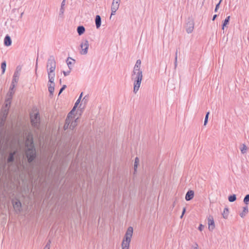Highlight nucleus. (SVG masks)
<instances>
[{
    "instance_id": "51",
    "label": "nucleus",
    "mask_w": 249,
    "mask_h": 249,
    "mask_svg": "<svg viewBox=\"0 0 249 249\" xmlns=\"http://www.w3.org/2000/svg\"><path fill=\"white\" fill-rule=\"evenodd\" d=\"M222 1V0H220L219 2L218 3H220L221 2V1Z\"/></svg>"
},
{
    "instance_id": "27",
    "label": "nucleus",
    "mask_w": 249,
    "mask_h": 249,
    "mask_svg": "<svg viewBox=\"0 0 249 249\" xmlns=\"http://www.w3.org/2000/svg\"><path fill=\"white\" fill-rule=\"evenodd\" d=\"M229 214V210L226 208L224 210L223 213H222L223 216L224 218H227Z\"/></svg>"
},
{
    "instance_id": "1",
    "label": "nucleus",
    "mask_w": 249,
    "mask_h": 249,
    "mask_svg": "<svg viewBox=\"0 0 249 249\" xmlns=\"http://www.w3.org/2000/svg\"><path fill=\"white\" fill-rule=\"evenodd\" d=\"M26 146L28 147L26 155L29 163L32 162L36 158V152L34 147L33 139L28 138L26 140Z\"/></svg>"
},
{
    "instance_id": "31",
    "label": "nucleus",
    "mask_w": 249,
    "mask_h": 249,
    "mask_svg": "<svg viewBox=\"0 0 249 249\" xmlns=\"http://www.w3.org/2000/svg\"><path fill=\"white\" fill-rule=\"evenodd\" d=\"M76 120H75L74 121H72L71 123V125H70V129L71 130H73L74 128V127L76 125Z\"/></svg>"
},
{
    "instance_id": "30",
    "label": "nucleus",
    "mask_w": 249,
    "mask_h": 249,
    "mask_svg": "<svg viewBox=\"0 0 249 249\" xmlns=\"http://www.w3.org/2000/svg\"><path fill=\"white\" fill-rule=\"evenodd\" d=\"M247 150V147L244 144H243L241 148V151L242 154H245L246 153Z\"/></svg>"
},
{
    "instance_id": "16",
    "label": "nucleus",
    "mask_w": 249,
    "mask_h": 249,
    "mask_svg": "<svg viewBox=\"0 0 249 249\" xmlns=\"http://www.w3.org/2000/svg\"><path fill=\"white\" fill-rule=\"evenodd\" d=\"M12 44V40L9 36L7 35L4 39V44L6 46H9Z\"/></svg>"
},
{
    "instance_id": "36",
    "label": "nucleus",
    "mask_w": 249,
    "mask_h": 249,
    "mask_svg": "<svg viewBox=\"0 0 249 249\" xmlns=\"http://www.w3.org/2000/svg\"><path fill=\"white\" fill-rule=\"evenodd\" d=\"M66 86L65 85H63L62 87L60 89L58 94L60 95L62 93V92L66 89Z\"/></svg>"
},
{
    "instance_id": "42",
    "label": "nucleus",
    "mask_w": 249,
    "mask_h": 249,
    "mask_svg": "<svg viewBox=\"0 0 249 249\" xmlns=\"http://www.w3.org/2000/svg\"><path fill=\"white\" fill-rule=\"evenodd\" d=\"M67 65L69 67V70H71V66L72 65V62L71 61H67Z\"/></svg>"
},
{
    "instance_id": "28",
    "label": "nucleus",
    "mask_w": 249,
    "mask_h": 249,
    "mask_svg": "<svg viewBox=\"0 0 249 249\" xmlns=\"http://www.w3.org/2000/svg\"><path fill=\"white\" fill-rule=\"evenodd\" d=\"M244 203L247 205L249 204V194L247 195L243 200Z\"/></svg>"
},
{
    "instance_id": "11",
    "label": "nucleus",
    "mask_w": 249,
    "mask_h": 249,
    "mask_svg": "<svg viewBox=\"0 0 249 249\" xmlns=\"http://www.w3.org/2000/svg\"><path fill=\"white\" fill-rule=\"evenodd\" d=\"M119 4H117L116 3H115V1H112V5H111V16L110 17V18H111V17L112 15H115L116 11L118 9L119 7Z\"/></svg>"
},
{
    "instance_id": "47",
    "label": "nucleus",
    "mask_w": 249,
    "mask_h": 249,
    "mask_svg": "<svg viewBox=\"0 0 249 249\" xmlns=\"http://www.w3.org/2000/svg\"><path fill=\"white\" fill-rule=\"evenodd\" d=\"M129 247H122V249H129Z\"/></svg>"
},
{
    "instance_id": "33",
    "label": "nucleus",
    "mask_w": 249,
    "mask_h": 249,
    "mask_svg": "<svg viewBox=\"0 0 249 249\" xmlns=\"http://www.w3.org/2000/svg\"><path fill=\"white\" fill-rule=\"evenodd\" d=\"M51 241L49 240L43 249H50Z\"/></svg>"
},
{
    "instance_id": "3",
    "label": "nucleus",
    "mask_w": 249,
    "mask_h": 249,
    "mask_svg": "<svg viewBox=\"0 0 249 249\" xmlns=\"http://www.w3.org/2000/svg\"><path fill=\"white\" fill-rule=\"evenodd\" d=\"M133 228L132 227H128L123 240L122 247H129L130 243L133 235Z\"/></svg>"
},
{
    "instance_id": "37",
    "label": "nucleus",
    "mask_w": 249,
    "mask_h": 249,
    "mask_svg": "<svg viewBox=\"0 0 249 249\" xmlns=\"http://www.w3.org/2000/svg\"><path fill=\"white\" fill-rule=\"evenodd\" d=\"M191 249H198V245L195 243L194 246H192Z\"/></svg>"
},
{
    "instance_id": "48",
    "label": "nucleus",
    "mask_w": 249,
    "mask_h": 249,
    "mask_svg": "<svg viewBox=\"0 0 249 249\" xmlns=\"http://www.w3.org/2000/svg\"><path fill=\"white\" fill-rule=\"evenodd\" d=\"M38 55V54H37V56ZM37 59H38V56L37 57V59H36V69L37 68Z\"/></svg>"
},
{
    "instance_id": "2",
    "label": "nucleus",
    "mask_w": 249,
    "mask_h": 249,
    "mask_svg": "<svg viewBox=\"0 0 249 249\" xmlns=\"http://www.w3.org/2000/svg\"><path fill=\"white\" fill-rule=\"evenodd\" d=\"M141 65V60H137L131 74V79H138V78L142 79V72L140 69Z\"/></svg>"
},
{
    "instance_id": "35",
    "label": "nucleus",
    "mask_w": 249,
    "mask_h": 249,
    "mask_svg": "<svg viewBox=\"0 0 249 249\" xmlns=\"http://www.w3.org/2000/svg\"><path fill=\"white\" fill-rule=\"evenodd\" d=\"M72 120H71L70 118H67L66 119V121H65V124H69V125H71V123L72 121Z\"/></svg>"
},
{
    "instance_id": "45",
    "label": "nucleus",
    "mask_w": 249,
    "mask_h": 249,
    "mask_svg": "<svg viewBox=\"0 0 249 249\" xmlns=\"http://www.w3.org/2000/svg\"><path fill=\"white\" fill-rule=\"evenodd\" d=\"M113 1H115V3H116L117 4H120V2L121 1V0H113Z\"/></svg>"
},
{
    "instance_id": "50",
    "label": "nucleus",
    "mask_w": 249,
    "mask_h": 249,
    "mask_svg": "<svg viewBox=\"0 0 249 249\" xmlns=\"http://www.w3.org/2000/svg\"><path fill=\"white\" fill-rule=\"evenodd\" d=\"M86 96H85V97H84L83 98L82 101H85L86 102Z\"/></svg>"
},
{
    "instance_id": "52",
    "label": "nucleus",
    "mask_w": 249,
    "mask_h": 249,
    "mask_svg": "<svg viewBox=\"0 0 249 249\" xmlns=\"http://www.w3.org/2000/svg\"><path fill=\"white\" fill-rule=\"evenodd\" d=\"M59 82H60V83L61 84V79L59 80Z\"/></svg>"
},
{
    "instance_id": "22",
    "label": "nucleus",
    "mask_w": 249,
    "mask_h": 249,
    "mask_svg": "<svg viewBox=\"0 0 249 249\" xmlns=\"http://www.w3.org/2000/svg\"><path fill=\"white\" fill-rule=\"evenodd\" d=\"M82 95H83V92H82V93L80 94V96H79V97L78 99H77V100L76 101V103H75L74 106V107H73V110H75V109L76 108V107H77L78 105V104H79V103L80 102V101H81V98H82Z\"/></svg>"
},
{
    "instance_id": "9",
    "label": "nucleus",
    "mask_w": 249,
    "mask_h": 249,
    "mask_svg": "<svg viewBox=\"0 0 249 249\" xmlns=\"http://www.w3.org/2000/svg\"><path fill=\"white\" fill-rule=\"evenodd\" d=\"M138 79H132V80L133 81L134 85L133 92L135 93H136L139 90L142 79L139 78Z\"/></svg>"
},
{
    "instance_id": "12",
    "label": "nucleus",
    "mask_w": 249,
    "mask_h": 249,
    "mask_svg": "<svg viewBox=\"0 0 249 249\" xmlns=\"http://www.w3.org/2000/svg\"><path fill=\"white\" fill-rule=\"evenodd\" d=\"M194 24L192 21H189L186 24V32L188 33H191L194 30Z\"/></svg>"
},
{
    "instance_id": "40",
    "label": "nucleus",
    "mask_w": 249,
    "mask_h": 249,
    "mask_svg": "<svg viewBox=\"0 0 249 249\" xmlns=\"http://www.w3.org/2000/svg\"><path fill=\"white\" fill-rule=\"evenodd\" d=\"M204 226L202 224H200L199 226L198 227V230L200 231H202L204 228Z\"/></svg>"
},
{
    "instance_id": "6",
    "label": "nucleus",
    "mask_w": 249,
    "mask_h": 249,
    "mask_svg": "<svg viewBox=\"0 0 249 249\" xmlns=\"http://www.w3.org/2000/svg\"><path fill=\"white\" fill-rule=\"evenodd\" d=\"M30 119L32 125L34 127H38L40 122L39 114L38 113H36L34 115L31 114Z\"/></svg>"
},
{
    "instance_id": "46",
    "label": "nucleus",
    "mask_w": 249,
    "mask_h": 249,
    "mask_svg": "<svg viewBox=\"0 0 249 249\" xmlns=\"http://www.w3.org/2000/svg\"><path fill=\"white\" fill-rule=\"evenodd\" d=\"M216 17H217V15H214L213 16V18L212 20H213H213H214Z\"/></svg>"
},
{
    "instance_id": "19",
    "label": "nucleus",
    "mask_w": 249,
    "mask_h": 249,
    "mask_svg": "<svg viewBox=\"0 0 249 249\" xmlns=\"http://www.w3.org/2000/svg\"><path fill=\"white\" fill-rule=\"evenodd\" d=\"M77 31L79 36L83 34L85 31V27L83 26H79L77 28Z\"/></svg>"
},
{
    "instance_id": "39",
    "label": "nucleus",
    "mask_w": 249,
    "mask_h": 249,
    "mask_svg": "<svg viewBox=\"0 0 249 249\" xmlns=\"http://www.w3.org/2000/svg\"><path fill=\"white\" fill-rule=\"evenodd\" d=\"M219 5H220V3H218L216 5V6H215V9H214V12H216L219 7Z\"/></svg>"
},
{
    "instance_id": "24",
    "label": "nucleus",
    "mask_w": 249,
    "mask_h": 249,
    "mask_svg": "<svg viewBox=\"0 0 249 249\" xmlns=\"http://www.w3.org/2000/svg\"><path fill=\"white\" fill-rule=\"evenodd\" d=\"M6 67V63L5 61H3L1 64V68L2 69V74H4Z\"/></svg>"
},
{
    "instance_id": "15",
    "label": "nucleus",
    "mask_w": 249,
    "mask_h": 249,
    "mask_svg": "<svg viewBox=\"0 0 249 249\" xmlns=\"http://www.w3.org/2000/svg\"><path fill=\"white\" fill-rule=\"evenodd\" d=\"M48 72L49 82L50 83H53L54 80L55 73L54 71H49Z\"/></svg>"
},
{
    "instance_id": "5",
    "label": "nucleus",
    "mask_w": 249,
    "mask_h": 249,
    "mask_svg": "<svg viewBox=\"0 0 249 249\" xmlns=\"http://www.w3.org/2000/svg\"><path fill=\"white\" fill-rule=\"evenodd\" d=\"M47 70L49 71H55L56 68V62L53 56H50L47 63Z\"/></svg>"
},
{
    "instance_id": "8",
    "label": "nucleus",
    "mask_w": 249,
    "mask_h": 249,
    "mask_svg": "<svg viewBox=\"0 0 249 249\" xmlns=\"http://www.w3.org/2000/svg\"><path fill=\"white\" fill-rule=\"evenodd\" d=\"M13 207L17 213H19L21 211V203L17 199H13L12 201Z\"/></svg>"
},
{
    "instance_id": "17",
    "label": "nucleus",
    "mask_w": 249,
    "mask_h": 249,
    "mask_svg": "<svg viewBox=\"0 0 249 249\" xmlns=\"http://www.w3.org/2000/svg\"><path fill=\"white\" fill-rule=\"evenodd\" d=\"M95 24L96 28L98 29L101 25V18L99 15H96L95 17Z\"/></svg>"
},
{
    "instance_id": "29",
    "label": "nucleus",
    "mask_w": 249,
    "mask_h": 249,
    "mask_svg": "<svg viewBox=\"0 0 249 249\" xmlns=\"http://www.w3.org/2000/svg\"><path fill=\"white\" fill-rule=\"evenodd\" d=\"M178 50H177L176 53H175V62H174V65H175V69H176L177 65H178Z\"/></svg>"
},
{
    "instance_id": "34",
    "label": "nucleus",
    "mask_w": 249,
    "mask_h": 249,
    "mask_svg": "<svg viewBox=\"0 0 249 249\" xmlns=\"http://www.w3.org/2000/svg\"><path fill=\"white\" fill-rule=\"evenodd\" d=\"M139 159L136 157L135 158V163H134V169L135 170H136V169L137 168V164H138V162H139Z\"/></svg>"
},
{
    "instance_id": "32",
    "label": "nucleus",
    "mask_w": 249,
    "mask_h": 249,
    "mask_svg": "<svg viewBox=\"0 0 249 249\" xmlns=\"http://www.w3.org/2000/svg\"><path fill=\"white\" fill-rule=\"evenodd\" d=\"M209 115V112H208L206 113V115L205 116V120H204V125H206L207 123V122H208V119Z\"/></svg>"
},
{
    "instance_id": "7",
    "label": "nucleus",
    "mask_w": 249,
    "mask_h": 249,
    "mask_svg": "<svg viewBox=\"0 0 249 249\" xmlns=\"http://www.w3.org/2000/svg\"><path fill=\"white\" fill-rule=\"evenodd\" d=\"M89 47V43L87 40H85L81 42L80 44V47L81 48V51L80 52V53L81 54L85 55L87 54L88 49Z\"/></svg>"
},
{
    "instance_id": "21",
    "label": "nucleus",
    "mask_w": 249,
    "mask_h": 249,
    "mask_svg": "<svg viewBox=\"0 0 249 249\" xmlns=\"http://www.w3.org/2000/svg\"><path fill=\"white\" fill-rule=\"evenodd\" d=\"M249 212V209L248 207L247 206L243 207V210L242 213H240V216L241 217H244L246 214L248 213Z\"/></svg>"
},
{
    "instance_id": "44",
    "label": "nucleus",
    "mask_w": 249,
    "mask_h": 249,
    "mask_svg": "<svg viewBox=\"0 0 249 249\" xmlns=\"http://www.w3.org/2000/svg\"><path fill=\"white\" fill-rule=\"evenodd\" d=\"M185 211H186V209H185V208H183V211H182V214H181V215L180 216V218H182V217H183V215H184V213H185Z\"/></svg>"
},
{
    "instance_id": "38",
    "label": "nucleus",
    "mask_w": 249,
    "mask_h": 249,
    "mask_svg": "<svg viewBox=\"0 0 249 249\" xmlns=\"http://www.w3.org/2000/svg\"><path fill=\"white\" fill-rule=\"evenodd\" d=\"M71 72V70H69V71H63V73L64 74V75L66 76H67L68 75H69V74Z\"/></svg>"
},
{
    "instance_id": "4",
    "label": "nucleus",
    "mask_w": 249,
    "mask_h": 249,
    "mask_svg": "<svg viewBox=\"0 0 249 249\" xmlns=\"http://www.w3.org/2000/svg\"><path fill=\"white\" fill-rule=\"evenodd\" d=\"M21 71V67L20 66H17L13 75L11 83V89H13L15 88L16 84L18 82Z\"/></svg>"
},
{
    "instance_id": "49",
    "label": "nucleus",
    "mask_w": 249,
    "mask_h": 249,
    "mask_svg": "<svg viewBox=\"0 0 249 249\" xmlns=\"http://www.w3.org/2000/svg\"><path fill=\"white\" fill-rule=\"evenodd\" d=\"M75 110H73V108L72 109V110L70 111V113H71V115L73 114V112Z\"/></svg>"
},
{
    "instance_id": "43",
    "label": "nucleus",
    "mask_w": 249,
    "mask_h": 249,
    "mask_svg": "<svg viewBox=\"0 0 249 249\" xmlns=\"http://www.w3.org/2000/svg\"><path fill=\"white\" fill-rule=\"evenodd\" d=\"M72 115H71V113H69L67 118H70L71 119V120H73V118H72Z\"/></svg>"
},
{
    "instance_id": "41",
    "label": "nucleus",
    "mask_w": 249,
    "mask_h": 249,
    "mask_svg": "<svg viewBox=\"0 0 249 249\" xmlns=\"http://www.w3.org/2000/svg\"><path fill=\"white\" fill-rule=\"evenodd\" d=\"M70 125H69V124H65L64 125V129L65 130H66L68 128H70Z\"/></svg>"
},
{
    "instance_id": "13",
    "label": "nucleus",
    "mask_w": 249,
    "mask_h": 249,
    "mask_svg": "<svg viewBox=\"0 0 249 249\" xmlns=\"http://www.w3.org/2000/svg\"><path fill=\"white\" fill-rule=\"evenodd\" d=\"M14 93V89H11V86L10 87L9 93V97L6 100V107H7L8 106H10V104L11 103V100L12 99V95Z\"/></svg>"
},
{
    "instance_id": "26",
    "label": "nucleus",
    "mask_w": 249,
    "mask_h": 249,
    "mask_svg": "<svg viewBox=\"0 0 249 249\" xmlns=\"http://www.w3.org/2000/svg\"><path fill=\"white\" fill-rule=\"evenodd\" d=\"M230 16H228L225 19V20L224 21V23L223 24V26H222V29L223 30H224V26H225L226 25H227L229 23V20H230Z\"/></svg>"
},
{
    "instance_id": "18",
    "label": "nucleus",
    "mask_w": 249,
    "mask_h": 249,
    "mask_svg": "<svg viewBox=\"0 0 249 249\" xmlns=\"http://www.w3.org/2000/svg\"><path fill=\"white\" fill-rule=\"evenodd\" d=\"M16 154V152L14 151L13 152H11L9 154V157L7 159V162L11 163L14 161V156Z\"/></svg>"
},
{
    "instance_id": "25",
    "label": "nucleus",
    "mask_w": 249,
    "mask_h": 249,
    "mask_svg": "<svg viewBox=\"0 0 249 249\" xmlns=\"http://www.w3.org/2000/svg\"><path fill=\"white\" fill-rule=\"evenodd\" d=\"M236 199V196L235 195H232L228 197V200L230 202H232L235 201Z\"/></svg>"
},
{
    "instance_id": "14",
    "label": "nucleus",
    "mask_w": 249,
    "mask_h": 249,
    "mask_svg": "<svg viewBox=\"0 0 249 249\" xmlns=\"http://www.w3.org/2000/svg\"><path fill=\"white\" fill-rule=\"evenodd\" d=\"M194 196V192L192 190L188 191L185 196V199L187 201H189L193 199Z\"/></svg>"
},
{
    "instance_id": "23",
    "label": "nucleus",
    "mask_w": 249,
    "mask_h": 249,
    "mask_svg": "<svg viewBox=\"0 0 249 249\" xmlns=\"http://www.w3.org/2000/svg\"><path fill=\"white\" fill-rule=\"evenodd\" d=\"M66 0H63L61 3V8L60 9V14H63L64 12V6L65 5Z\"/></svg>"
},
{
    "instance_id": "20",
    "label": "nucleus",
    "mask_w": 249,
    "mask_h": 249,
    "mask_svg": "<svg viewBox=\"0 0 249 249\" xmlns=\"http://www.w3.org/2000/svg\"><path fill=\"white\" fill-rule=\"evenodd\" d=\"M48 89L50 94L53 95L54 90V82H53V83H50L48 87Z\"/></svg>"
},
{
    "instance_id": "10",
    "label": "nucleus",
    "mask_w": 249,
    "mask_h": 249,
    "mask_svg": "<svg viewBox=\"0 0 249 249\" xmlns=\"http://www.w3.org/2000/svg\"><path fill=\"white\" fill-rule=\"evenodd\" d=\"M209 230L213 231L215 228L213 216L209 215L208 217Z\"/></svg>"
}]
</instances>
